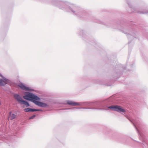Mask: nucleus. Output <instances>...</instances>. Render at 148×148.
<instances>
[{"label":"nucleus","instance_id":"f257e3e1","mask_svg":"<svg viewBox=\"0 0 148 148\" xmlns=\"http://www.w3.org/2000/svg\"><path fill=\"white\" fill-rule=\"evenodd\" d=\"M23 98L27 100L32 101L36 105L39 106L45 107L47 106V104L35 100H40V99L37 96L32 93L29 92L26 93L25 95L23 96Z\"/></svg>","mask_w":148,"mask_h":148},{"label":"nucleus","instance_id":"f03ea898","mask_svg":"<svg viewBox=\"0 0 148 148\" xmlns=\"http://www.w3.org/2000/svg\"><path fill=\"white\" fill-rule=\"evenodd\" d=\"M109 108L112 109L113 110L117 111L119 112H125V110L122 108L121 107L118 106H112L108 107Z\"/></svg>","mask_w":148,"mask_h":148},{"label":"nucleus","instance_id":"7ed1b4c3","mask_svg":"<svg viewBox=\"0 0 148 148\" xmlns=\"http://www.w3.org/2000/svg\"><path fill=\"white\" fill-rule=\"evenodd\" d=\"M14 97L15 99L20 103H21L23 100L20 96L18 95H14Z\"/></svg>","mask_w":148,"mask_h":148},{"label":"nucleus","instance_id":"20e7f679","mask_svg":"<svg viewBox=\"0 0 148 148\" xmlns=\"http://www.w3.org/2000/svg\"><path fill=\"white\" fill-rule=\"evenodd\" d=\"M18 86L23 90L27 91L29 90V88L28 87L25 86L22 84H20L18 85Z\"/></svg>","mask_w":148,"mask_h":148},{"label":"nucleus","instance_id":"39448f33","mask_svg":"<svg viewBox=\"0 0 148 148\" xmlns=\"http://www.w3.org/2000/svg\"><path fill=\"white\" fill-rule=\"evenodd\" d=\"M16 117V115L12 113V112H10L9 114V116L8 117V119H10L11 120L15 118Z\"/></svg>","mask_w":148,"mask_h":148},{"label":"nucleus","instance_id":"423d86ee","mask_svg":"<svg viewBox=\"0 0 148 148\" xmlns=\"http://www.w3.org/2000/svg\"><path fill=\"white\" fill-rule=\"evenodd\" d=\"M7 80L5 79H0V86H3L7 83Z\"/></svg>","mask_w":148,"mask_h":148},{"label":"nucleus","instance_id":"0eeeda50","mask_svg":"<svg viewBox=\"0 0 148 148\" xmlns=\"http://www.w3.org/2000/svg\"><path fill=\"white\" fill-rule=\"evenodd\" d=\"M25 111V112H34L36 111H40V110L36 109H32L31 108H27L25 109L24 110Z\"/></svg>","mask_w":148,"mask_h":148},{"label":"nucleus","instance_id":"6e6552de","mask_svg":"<svg viewBox=\"0 0 148 148\" xmlns=\"http://www.w3.org/2000/svg\"><path fill=\"white\" fill-rule=\"evenodd\" d=\"M67 103L70 105L73 106H77L79 105L78 103L75 102L73 101H70L67 102Z\"/></svg>","mask_w":148,"mask_h":148},{"label":"nucleus","instance_id":"1a4fd4ad","mask_svg":"<svg viewBox=\"0 0 148 148\" xmlns=\"http://www.w3.org/2000/svg\"><path fill=\"white\" fill-rule=\"evenodd\" d=\"M21 103L27 106V107L29 106V103L27 101H24L23 100L21 102Z\"/></svg>","mask_w":148,"mask_h":148},{"label":"nucleus","instance_id":"9d476101","mask_svg":"<svg viewBox=\"0 0 148 148\" xmlns=\"http://www.w3.org/2000/svg\"><path fill=\"white\" fill-rule=\"evenodd\" d=\"M35 116V115H33L32 116H31L30 118H29V119H32Z\"/></svg>","mask_w":148,"mask_h":148}]
</instances>
